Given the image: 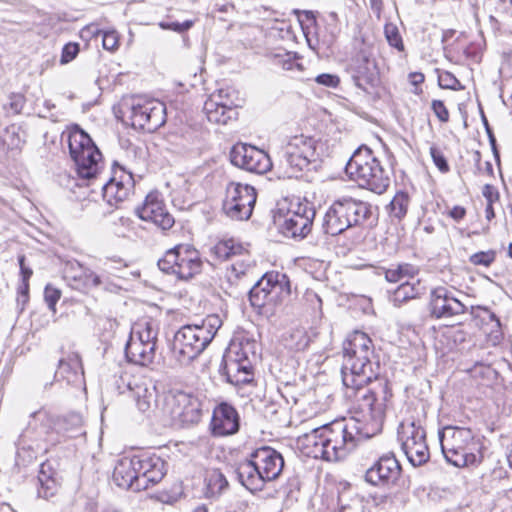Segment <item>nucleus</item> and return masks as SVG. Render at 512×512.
Returning <instances> with one entry per match:
<instances>
[{"mask_svg": "<svg viewBox=\"0 0 512 512\" xmlns=\"http://www.w3.org/2000/svg\"><path fill=\"white\" fill-rule=\"evenodd\" d=\"M366 438L355 422L337 421L299 437L298 444L308 457L336 462L345 459Z\"/></svg>", "mask_w": 512, "mask_h": 512, "instance_id": "obj_1", "label": "nucleus"}, {"mask_svg": "<svg viewBox=\"0 0 512 512\" xmlns=\"http://www.w3.org/2000/svg\"><path fill=\"white\" fill-rule=\"evenodd\" d=\"M355 376V385H344L346 387L345 395L354 402L364 418L370 420L371 429L366 428L365 437L370 438L382 430L385 419L386 403L392 396L385 380H371L370 382H361L358 384Z\"/></svg>", "mask_w": 512, "mask_h": 512, "instance_id": "obj_2", "label": "nucleus"}, {"mask_svg": "<svg viewBox=\"0 0 512 512\" xmlns=\"http://www.w3.org/2000/svg\"><path fill=\"white\" fill-rule=\"evenodd\" d=\"M165 474V462L159 456L143 454L119 459L112 480L120 488L139 492L159 483Z\"/></svg>", "mask_w": 512, "mask_h": 512, "instance_id": "obj_3", "label": "nucleus"}, {"mask_svg": "<svg viewBox=\"0 0 512 512\" xmlns=\"http://www.w3.org/2000/svg\"><path fill=\"white\" fill-rule=\"evenodd\" d=\"M374 350L372 340L362 331H354L348 335L343 343V385H355V376L358 384L377 380L379 363L372 361Z\"/></svg>", "mask_w": 512, "mask_h": 512, "instance_id": "obj_4", "label": "nucleus"}, {"mask_svg": "<svg viewBox=\"0 0 512 512\" xmlns=\"http://www.w3.org/2000/svg\"><path fill=\"white\" fill-rule=\"evenodd\" d=\"M283 468L284 459L281 453L270 446H262L241 461L235 473L239 482L255 493L262 491L268 482L279 478Z\"/></svg>", "mask_w": 512, "mask_h": 512, "instance_id": "obj_5", "label": "nucleus"}, {"mask_svg": "<svg viewBox=\"0 0 512 512\" xmlns=\"http://www.w3.org/2000/svg\"><path fill=\"white\" fill-rule=\"evenodd\" d=\"M446 461L458 468L478 467L483 461L482 444L467 427L447 425L438 432Z\"/></svg>", "mask_w": 512, "mask_h": 512, "instance_id": "obj_6", "label": "nucleus"}, {"mask_svg": "<svg viewBox=\"0 0 512 512\" xmlns=\"http://www.w3.org/2000/svg\"><path fill=\"white\" fill-rule=\"evenodd\" d=\"M221 324L217 315H209L202 320L201 324L182 326L173 338L171 347L173 358L181 366L189 365L211 343Z\"/></svg>", "mask_w": 512, "mask_h": 512, "instance_id": "obj_7", "label": "nucleus"}, {"mask_svg": "<svg viewBox=\"0 0 512 512\" xmlns=\"http://www.w3.org/2000/svg\"><path fill=\"white\" fill-rule=\"evenodd\" d=\"M372 216V205L350 196L334 200L327 209L322 229L325 234L336 236L346 230L363 226Z\"/></svg>", "mask_w": 512, "mask_h": 512, "instance_id": "obj_8", "label": "nucleus"}, {"mask_svg": "<svg viewBox=\"0 0 512 512\" xmlns=\"http://www.w3.org/2000/svg\"><path fill=\"white\" fill-rule=\"evenodd\" d=\"M348 177L359 187L376 194L384 193L390 185L389 172L366 146L359 147L345 166Z\"/></svg>", "mask_w": 512, "mask_h": 512, "instance_id": "obj_9", "label": "nucleus"}, {"mask_svg": "<svg viewBox=\"0 0 512 512\" xmlns=\"http://www.w3.org/2000/svg\"><path fill=\"white\" fill-rule=\"evenodd\" d=\"M318 141L309 135L299 134L289 137L281 149L280 167L288 178H299L303 172L310 171L317 163Z\"/></svg>", "mask_w": 512, "mask_h": 512, "instance_id": "obj_10", "label": "nucleus"}, {"mask_svg": "<svg viewBox=\"0 0 512 512\" xmlns=\"http://www.w3.org/2000/svg\"><path fill=\"white\" fill-rule=\"evenodd\" d=\"M67 141L77 175L83 179L95 178L101 169L102 154L90 136L76 127L69 132Z\"/></svg>", "mask_w": 512, "mask_h": 512, "instance_id": "obj_11", "label": "nucleus"}, {"mask_svg": "<svg viewBox=\"0 0 512 512\" xmlns=\"http://www.w3.org/2000/svg\"><path fill=\"white\" fill-rule=\"evenodd\" d=\"M158 268L179 280H189L202 270L199 251L191 244H178L167 250L157 262Z\"/></svg>", "mask_w": 512, "mask_h": 512, "instance_id": "obj_12", "label": "nucleus"}, {"mask_svg": "<svg viewBox=\"0 0 512 512\" xmlns=\"http://www.w3.org/2000/svg\"><path fill=\"white\" fill-rule=\"evenodd\" d=\"M290 282L286 274L267 272L249 290L252 307L271 311L290 295Z\"/></svg>", "mask_w": 512, "mask_h": 512, "instance_id": "obj_13", "label": "nucleus"}, {"mask_svg": "<svg viewBox=\"0 0 512 512\" xmlns=\"http://www.w3.org/2000/svg\"><path fill=\"white\" fill-rule=\"evenodd\" d=\"M251 343L231 342L222 358L219 372L232 385L240 386L253 380L252 363L249 359Z\"/></svg>", "mask_w": 512, "mask_h": 512, "instance_id": "obj_14", "label": "nucleus"}, {"mask_svg": "<svg viewBox=\"0 0 512 512\" xmlns=\"http://www.w3.org/2000/svg\"><path fill=\"white\" fill-rule=\"evenodd\" d=\"M257 200L256 189L248 184L230 182L226 187L222 210L232 220H248Z\"/></svg>", "mask_w": 512, "mask_h": 512, "instance_id": "obj_15", "label": "nucleus"}, {"mask_svg": "<svg viewBox=\"0 0 512 512\" xmlns=\"http://www.w3.org/2000/svg\"><path fill=\"white\" fill-rule=\"evenodd\" d=\"M129 118L134 128L155 132L166 123V105L157 99L136 98L130 107Z\"/></svg>", "mask_w": 512, "mask_h": 512, "instance_id": "obj_16", "label": "nucleus"}, {"mask_svg": "<svg viewBox=\"0 0 512 512\" xmlns=\"http://www.w3.org/2000/svg\"><path fill=\"white\" fill-rule=\"evenodd\" d=\"M117 389L121 394L129 392L141 412L148 411L156 401V386L152 380L140 375L124 372L117 382Z\"/></svg>", "mask_w": 512, "mask_h": 512, "instance_id": "obj_17", "label": "nucleus"}, {"mask_svg": "<svg viewBox=\"0 0 512 512\" xmlns=\"http://www.w3.org/2000/svg\"><path fill=\"white\" fill-rule=\"evenodd\" d=\"M231 163L248 172L264 174L272 167L269 155L255 146L237 144L230 152Z\"/></svg>", "mask_w": 512, "mask_h": 512, "instance_id": "obj_18", "label": "nucleus"}, {"mask_svg": "<svg viewBox=\"0 0 512 512\" xmlns=\"http://www.w3.org/2000/svg\"><path fill=\"white\" fill-rule=\"evenodd\" d=\"M315 209L308 203H298L294 209H289L281 225V231L286 237L304 239L312 229Z\"/></svg>", "mask_w": 512, "mask_h": 512, "instance_id": "obj_19", "label": "nucleus"}, {"mask_svg": "<svg viewBox=\"0 0 512 512\" xmlns=\"http://www.w3.org/2000/svg\"><path fill=\"white\" fill-rule=\"evenodd\" d=\"M402 450L408 461L414 466H421L430 458L428 446L426 444V432L421 426L411 423L403 431Z\"/></svg>", "mask_w": 512, "mask_h": 512, "instance_id": "obj_20", "label": "nucleus"}, {"mask_svg": "<svg viewBox=\"0 0 512 512\" xmlns=\"http://www.w3.org/2000/svg\"><path fill=\"white\" fill-rule=\"evenodd\" d=\"M136 215L143 221H150L162 231L171 229L175 224L174 217L168 212L158 192H150L142 205L136 207Z\"/></svg>", "mask_w": 512, "mask_h": 512, "instance_id": "obj_21", "label": "nucleus"}, {"mask_svg": "<svg viewBox=\"0 0 512 512\" xmlns=\"http://www.w3.org/2000/svg\"><path fill=\"white\" fill-rule=\"evenodd\" d=\"M165 403L169 407L171 417L180 420L182 423L194 424L199 422L201 418L198 399L185 392L169 393L165 397Z\"/></svg>", "mask_w": 512, "mask_h": 512, "instance_id": "obj_22", "label": "nucleus"}, {"mask_svg": "<svg viewBox=\"0 0 512 512\" xmlns=\"http://www.w3.org/2000/svg\"><path fill=\"white\" fill-rule=\"evenodd\" d=\"M466 309V305L446 287H436L430 293L429 311L436 319L461 315Z\"/></svg>", "mask_w": 512, "mask_h": 512, "instance_id": "obj_23", "label": "nucleus"}, {"mask_svg": "<svg viewBox=\"0 0 512 512\" xmlns=\"http://www.w3.org/2000/svg\"><path fill=\"white\" fill-rule=\"evenodd\" d=\"M134 185L132 173L125 171L122 167L119 171H115V175L108 181L100 183L103 198L111 206L126 200L133 191Z\"/></svg>", "mask_w": 512, "mask_h": 512, "instance_id": "obj_24", "label": "nucleus"}, {"mask_svg": "<svg viewBox=\"0 0 512 512\" xmlns=\"http://www.w3.org/2000/svg\"><path fill=\"white\" fill-rule=\"evenodd\" d=\"M400 471L401 466L394 454H385L366 470L365 481L373 486L389 485L398 479Z\"/></svg>", "mask_w": 512, "mask_h": 512, "instance_id": "obj_25", "label": "nucleus"}, {"mask_svg": "<svg viewBox=\"0 0 512 512\" xmlns=\"http://www.w3.org/2000/svg\"><path fill=\"white\" fill-rule=\"evenodd\" d=\"M325 500H332V509L339 512H365L368 501L357 494L349 483H339L336 491H330L324 496Z\"/></svg>", "mask_w": 512, "mask_h": 512, "instance_id": "obj_26", "label": "nucleus"}, {"mask_svg": "<svg viewBox=\"0 0 512 512\" xmlns=\"http://www.w3.org/2000/svg\"><path fill=\"white\" fill-rule=\"evenodd\" d=\"M224 92L228 96V89H219L204 103L203 110L211 123L226 125L229 121L237 119L238 112L234 101H222Z\"/></svg>", "mask_w": 512, "mask_h": 512, "instance_id": "obj_27", "label": "nucleus"}, {"mask_svg": "<svg viewBox=\"0 0 512 512\" xmlns=\"http://www.w3.org/2000/svg\"><path fill=\"white\" fill-rule=\"evenodd\" d=\"M240 427V417L237 410L223 402L215 407L211 419V431L215 436L233 435Z\"/></svg>", "mask_w": 512, "mask_h": 512, "instance_id": "obj_28", "label": "nucleus"}, {"mask_svg": "<svg viewBox=\"0 0 512 512\" xmlns=\"http://www.w3.org/2000/svg\"><path fill=\"white\" fill-rule=\"evenodd\" d=\"M352 80L356 87L366 93L377 87L380 83L379 70L375 59L361 53L356 59Z\"/></svg>", "mask_w": 512, "mask_h": 512, "instance_id": "obj_29", "label": "nucleus"}, {"mask_svg": "<svg viewBox=\"0 0 512 512\" xmlns=\"http://www.w3.org/2000/svg\"><path fill=\"white\" fill-rule=\"evenodd\" d=\"M38 430V440L55 445L61 442L59 436H57V421L54 420L52 415L44 408H41L30 415V421L24 432L30 436L32 431Z\"/></svg>", "mask_w": 512, "mask_h": 512, "instance_id": "obj_30", "label": "nucleus"}, {"mask_svg": "<svg viewBox=\"0 0 512 512\" xmlns=\"http://www.w3.org/2000/svg\"><path fill=\"white\" fill-rule=\"evenodd\" d=\"M16 448V465L18 466H26L37 457L40 451L47 450L38 439L32 440L27 432H23L19 436Z\"/></svg>", "mask_w": 512, "mask_h": 512, "instance_id": "obj_31", "label": "nucleus"}, {"mask_svg": "<svg viewBox=\"0 0 512 512\" xmlns=\"http://www.w3.org/2000/svg\"><path fill=\"white\" fill-rule=\"evenodd\" d=\"M57 472L50 462H43L40 465L38 473V496L44 499H50L55 496L59 489Z\"/></svg>", "mask_w": 512, "mask_h": 512, "instance_id": "obj_32", "label": "nucleus"}, {"mask_svg": "<svg viewBox=\"0 0 512 512\" xmlns=\"http://www.w3.org/2000/svg\"><path fill=\"white\" fill-rule=\"evenodd\" d=\"M125 354L130 362L141 366H148L153 362L156 355L155 344L135 342V339L131 337L126 345Z\"/></svg>", "mask_w": 512, "mask_h": 512, "instance_id": "obj_33", "label": "nucleus"}, {"mask_svg": "<svg viewBox=\"0 0 512 512\" xmlns=\"http://www.w3.org/2000/svg\"><path fill=\"white\" fill-rule=\"evenodd\" d=\"M82 363L78 354L72 353L59 360L58 369L55 372L57 380H66L67 383L77 382L82 375Z\"/></svg>", "mask_w": 512, "mask_h": 512, "instance_id": "obj_34", "label": "nucleus"}, {"mask_svg": "<svg viewBox=\"0 0 512 512\" xmlns=\"http://www.w3.org/2000/svg\"><path fill=\"white\" fill-rule=\"evenodd\" d=\"M471 315L474 319H479L484 325H491L488 333L494 344L501 341L503 337L501 322L494 312L487 307L478 306L471 308Z\"/></svg>", "mask_w": 512, "mask_h": 512, "instance_id": "obj_35", "label": "nucleus"}, {"mask_svg": "<svg viewBox=\"0 0 512 512\" xmlns=\"http://www.w3.org/2000/svg\"><path fill=\"white\" fill-rule=\"evenodd\" d=\"M421 294L420 282L405 280L390 295V301L395 307H400L408 300L415 299Z\"/></svg>", "mask_w": 512, "mask_h": 512, "instance_id": "obj_36", "label": "nucleus"}, {"mask_svg": "<svg viewBox=\"0 0 512 512\" xmlns=\"http://www.w3.org/2000/svg\"><path fill=\"white\" fill-rule=\"evenodd\" d=\"M212 252L216 256V258L220 260H228L238 256H244L248 258L244 247L240 243L236 242L234 239H226L219 241L212 248Z\"/></svg>", "mask_w": 512, "mask_h": 512, "instance_id": "obj_37", "label": "nucleus"}, {"mask_svg": "<svg viewBox=\"0 0 512 512\" xmlns=\"http://www.w3.org/2000/svg\"><path fill=\"white\" fill-rule=\"evenodd\" d=\"M419 270L416 266L410 263H401L392 265L390 268L384 270L385 279L390 283L404 282L405 280L413 279Z\"/></svg>", "mask_w": 512, "mask_h": 512, "instance_id": "obj_38", "label": "nucleus"}, {"mask_svg": "<svg viewBox=\"0 0 512 512\" xmlns=\"http://www.w3.org/2000/svg\"><path fill=\"white\" fill-rule=\"evenodd\" d=\"M207 495L218 496L225 491L228 486V480L225 475L218 469H212L207 472L206 478Z\"/></svg>", "mask_w": 512, "mask_h": 512, "instance_id": "obj_39", "label": "nucleus"}, {"mask_svg": "<svg viewBox=\"0 0 512 512\" xmlns=\"http://www.w3.org/2000/svg\"><path fill=\"white\" fill-rule=\"evenodd\" d=\"M410 197L405 191H398L390 201L387 209L391 218L402 220L408 211Z\"/></svg>", "mask_w": 512, "mask_h": 512, "instance_id": "obj_40", "label": "nucleus"}, {"mask_svg": "<svg viewBox=\"0 0 512 512\" xmlns=\"http://www.w3.org/2000/svg\"><path fill=\"white\" fill-rule=\"evenodd\" d=\"M66 273L74 280L84 279V283L86 285L97 287L101 284L100 277L96 273L82 267V265L78 262L71 263L69 267L66 268Z\"/></svg>", "mask_w": 512, "mask_h": 512, "instance_id": "obj_41", "label": "nucleus"}, {"mask_svg": "<svg viewBox=\"0 0 512 512\" xmlns=\"http://www.w3.org/2000/svg\"><path fill=\"white\" fill-rule=\"evenodd\" d=\"M81 430L82 417L79 414H71L62 421L57 420V436L63 431L65 436L74 438L83 433Z\"/></svg>", "mask_w": 512, "mask_h": 512, "instance_id": "obj_42", "label": "nucleus"}, {"mask_svg": "<svg viewBox=\"0 0 512 512\" xmlns=\"http://www.w3.org/2000/svg\"><path fill=\"white\" fill-rule=\"evenodd\" d=\"M442 336L447 340L450 349H454L466 341L468 333L461 326L456 325L447 327L442 332Z\"/></svg>", "mask_w": 512, "mask_h": 512, "instance_id": "obj_43", "label": "nucleus"}, {"mask_svg": "<svg viewBox=\"0 0 512 512\" xmlns=\"http://www.w3.org/2000/svg\"><path fill=\"white\" fill-rule=\"evenodd\" d=\"M384 35L388 44L399 52L404 51V43L399 28L394 23H386L384 26Z\"/></svg>", "mask_w": 512, "mask_h": 512, "instance_id": "obj_44", "label": "nucleus"}, {"mask_svg": "<svg viewBox=\"0 0 512 512\" xmlns=\"http://www.w3.org/2000/svg\"><path fill=\"white\" fill-rule=\"evenodd\" d=\"M273 63L276 66L281 67L283 70H293L295 67H300V64L296 63L294 57L290 52L282 51L279 53L271 54Z\"/></svg>", "mask_w": 512, "mask_h": 512, "instance_id": "obj_45", "label": "nucleus"}, {"mask_svg": "<svg viewBox=\"0 0 512 512\" xmlns=\"http://www.w3.org/2000/svg\"><path fill=\"white\" fill-rule=\"evenodd\" d=\"M496 259V251H480L469 257V262L475 266L489 267Z\"/></svg>", "mask_w": 512, "mask_h": 512, "instance_id": "obj_46", "label": "nucleus"}, {"mask_svg": "<svg viewBox=\"0 0 512 512\" xmlns=\"http://www.w3.org/2000/svg\"><path fill=\"white\" fill-rule=\"evenodd\" d=\"M250 269V262L247 259H241L233 262L230 267L227 268V275L229 280L232 278L238 279Z\"/></svg>", "mask_w": 512, "mask_h": 512, "instance_id": "obj_47", "label": "nucleus"}, {"mask_svg": "<svg viewBox=\"0 0 512 512\" xmlns=\"http://www.w3.org/2000/svg\"><path fill=\"white\" fill-rule=\"evenodd\" d=\"M438 84L444 89L458 90L462 88L460 81L448 71H445L438 76Z\"/></svg>", "mask_w": 512, "mask_h": 512, "instance_id": "obj_48", "label": "nucleus"}, {"mask_svg": "<svg viewBox=\"0 0 512 512\" xmlns=\"http://www.w3.org/2000/svg\"><path fill=\"white\" fill-rule=\"evenodd\" d=\"M102 45L105 50H116L119 46L118 33L115 30L104 31L102 33Z\"/></svg>", "mask_w": 512, "mask_h": 512, "instance_id": "obj_49", "label": "nucleus"}, {"mask_svg": "<svg viewBox=\"0 0 512 512\" xmlns=\"http://www.w3.org/2000/svg\"><path fill=\"white\" fill-rule=\"evenodd\" d=\"M79 51H80V47H79L78 43H76V42L67 43L66 45H64V47L62 49L60 63L67 64V63L71 62L73 59L76 58Z\"/></svg>", "mask_w": 512, "mask_h": 512, "instance_id": "obj_50", "label": "nucleus"}, {"mask_svg": "<svg viewBox=\"0 0 512 512\" xmlns=\"http://www.w3.org/2000/svg\"><path fill=\"white\" fill-rule=\"evenodd\" d=\"M194 25V20H186L184 22H161L160 27L165 30H171L177 33H183L191 29Z\"/></svg>", "mask_w": 512, "mask_h": 512, "instance_id": "obj_51", "label": "nucleus"}, {"mask_svg": "<svg viewBox=\"0 0 512 512\" xmlns=\"http://www.w3.org/2000/svg\"><path fill=\"white\" fill-rule=\"evenodd\" d=\"M430 155L435 166L442 172L446 173L449 171L448 162L443 153L435 146L430 147Z\"/></svg>", "mask_w": 512, "mask_h": 512, "instance_id": "obj_52", "label": "nucleus"}, {"mask_svg": "<svg viewBox=\"0 0 512 512\" xmlns=\"http://www.w3.org/2000/svg\"><path fill=\"white\" fill-rule=\"evenodd\" d=\"M138 338L135 342H141L142 344H155L157 342V331H155L150 325H147L144 329L137 332Z\"/></svg>", "mask_w": 512, "mask_h": 512, "instance_id": "obj_53", "label": "nucleus"}, {"mask_svg": "<svg viewBox=\"0 0 512 512\" xmlns=\"http://www.w3.org/2000/svg\"><path fill=\"white\" fill-rule=\"evenodd\" d=\"M315 81L319 85L336 88L340 83V78L335 74L322 73L316 76Z\"/></svg>", "mask_w": 512, "mask_h": 512, "instance_id": "obj_54", "label": "nucleus"}, {"mask_svg": "<svg viewBox=\"0 0 512 512\" xmlns=\"http://www.w3.org/2000/svg\"><path fill=\"white\" fill-rule=\"evenodd\" d=\"M60 296H61L60 290H58L50 285H47L45 287L44 298H45V301L50 309H52V310L55 309V305L58 302V300L60 299Z\"/></svg>", "mask_w": 512, "mask_h": 512, "instance_id": "obj_55", "label": "nucleus"}, {"mask_svg": "<svg viewBox=\"0 0 512 512\" xmlns=\"http://www.w3.org/2000/svg\"><path fill=\"white\" fill-rule=\"evenodd\" d=\"M431 108L439 121L445 123L449 120V112L443 101L433 100L431 103Z\"/></svg>", "mask_w": 512, "mask_h": 512, "instance_id": "obj_56", "label": "nucleus"}, {"mask_svg": "<svg viewBox=\"0 0 512 512\" xmlns=\"http://www.w3.org/2000/svg\"><path fill=\"white\" fill-rule=\"evenodd\" d=\"M18 263H19V266H20V272H21V276H22V281L23 282L29 281L30 277L33 274V271H32L31 268H29V267H27L25 265V256L24 255H19L18 256Z\"/></svg>", "mask_w": 512, "mask_h": 512, "instance_id": "obj_57", "label": "nucleus"}, {"mask_svg": "<svg viewBox=\"0 0 512 512\" xmlns=\"http://www.w3.org/2000/svg\"><path fill=\"white\" fill-rule=\"evenodd\" d=\"M482 119H483L485 130H486L487 136L489 138V142L492 147L493 153H494L495 157H498V151L496 148V139L493 134V131H492L491 127L489 126L488 121L484 115H482Z\"/></svg>", "mask_w": 512, "mask_h": 512, "instance_id": "obj_58", "label": "nucleus"}, {"mask_svg": "<svg viewBox=\"0 0 512 512\" xmlns=\"http://www.w3.org/2000/svg\"><path fill=\"white\" fill-rule=\"evenodd\" d=\"M25 99L22 95H13L10 101V108L15 113H20L24 107Z\"/></svg>", "mask_w": 512, "mask_h": 512, "instance_id": "obj_59", "label": "nucleus"}, {"mask_svg": "<svg viewBox=\"0 0 512 512\" xmlns=\"http://www.w3.org/2000/svg\"><path fill=\"white\" fill-rule=\"evenodd\" d=\"M466 214V210L464 207L462 206H454L450 211H449V216L454 219L455 221H460L464 218Z\"/></svg>", "mask_w": 512, "mask_h": 512, "instance_id": "obj_60", "label": "nucleus"}, {"mask_svg": "<svg viewBox=\"0 0 512 512\" xmlns=\"http://www.w3.org/2000/svg\"><path fill=\"white\" fill-rule=\"evenodd\" d=\"M28 292H29V281L23 282L18 288V293L20 295V298L22 299V302H26L28 300Z\"/></svg>", "mask_w": 512, "mask_h": 512, "instance_id": "obj_61", "label": "nucleus"}, {"mask_svg": "<svg viewBox=\"0 0 512 512\" xmlns=\"http://www.w3.org/2000/svg\"><path fill=\"white\" fill-rule=\"evenodd\" d=\"M370 6L373 12L376 14L377 18H380L382 9H383V1L382 0H370Z\"/></svg>", "mask_w": 512, "mask_h": 512, "instance_id": "obj_62", "label": "nucleus"}, {"mask_svg": "<svg viewBox=\"0 0 512 512\" xmlns=\"http://www.w3.org/2000/svg\"><path fill=\"white\" fill-rule=\"evenodd\" d=\"M409 79H410L411 84L417 86L424 81L425 77H424V74H422L420 72H412L409 74Z\"/></svg>", "mask_w": 512, "mask_h": 512, "instance_id": "obj_63", "label": "nucleus"}, {"mask_svg": "<svg viewBox=\"0 0 512 512\" xmlns=\"http://www.w3.org/2000/svg\"><path fill=\"white\" fill-rule=\"evenodd\" d=\"M303 16H304V19L299 18V21H300L303 29H304V26H303L304 21H307L311 25L316 23V19H315V16L312 11H304Z\"/></svg>", "mask_w": 512, "mask_h": 512, "instance_id": "obj_64", "label": "nucleus"}]
</instances>
